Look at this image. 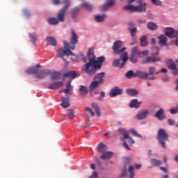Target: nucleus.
I'll use <instances>...</instances> for the list:
<instances>
[{
  "mask_svg": "<svg viewBox=\"0 0 178 178\" xmlns=\"http://www.w3.org/2000/svg\"><path fill=\"white\" fill-rule=\"evenodd\" d=\"M80 59L82 62L86 63V65H84V71L88 73V75L93 76L96 72V70L101 68L102 62L105 60V57L100 56L97 58V60H96L94 49L90 48L88 51V59L84 56L83 54H80Z\"/></svg>",
  "mask_w": 178,
  "mask_h": 178,
  "instance_id": "1",
  "label": "nucleus"
},
{
  "mask_svg": "<svg viewBox=\"0 0 178 178\" xmlns=\"http://www.w3.org/2000/svg\"><path fill=\"white\" fill-rule=\"evenodd\" d=\"M71 39L70 43H68L66 40H64V49H60L58 51H56L58 56L63 58L64 56H75V54L70 50H74L75 49V44L79 42V37L77 34L75 33L74 30L71 29Z\"/></svg>",
  "mask_w": 178,
  "mask_h": 178,
  "instance_id": "2",
  "label": "nucleus"
},
{
  "mask_svg": "<svg viewBox=\"0 0 178 178\" xmlns=\"http://www.w3.org/2000/svg\"><path fill=\"white\" fill-rule=\"evenodd\" d=\"M159 55V47L157 46H154L152 47V53L150 56L143 59L142 63L147 64V63H154L156 62H159L160 58L158 56Z\"/></svg>",
  "mask_w": 178,
  "mask_h": 178,
  "instance_id": "3",
  "label": "nucleus"
},
{
  "mask_svg": "<svg viewBox=\"0 0 178 178\" xmlns=\"http://www.w3.org/2000/svg\"><path fill=\"white\" fill-rule=\"evenodd\" d=\"M145 0H138L137 3L139 6H134L133 5H127L124 7V10H129L130 12L134 13H142L145 11Z\"/></svg>",
  "mask_w": 178,
  "mask_h": 178,
  "instance_id": "4",
  "label": "nucleus"
},
{
  "mask_svg": "<svg viewBox=\"0 0 178 178\" xmlns=\"http://www.w3.org/2000/svg\"><path fill=\"white\" fill-rule=\"evenodd\" d=\"M158 140L159 143L163 148H166V142L168 141V134L164 129H160L158 131Z\"/></svg>",
  "mask_w": 178,
  "mask_h": 178,
  "instance_id": "5",
  "label": "nucleus"
},
{
  "mask_svg": "<svg viewBox=\"0 0 178 178\" xmlns=\"http://www.w3.org/2000/svg\"><path fill=\"white\" fill-rule=\"evenodd\" d=\"M64 1L65 5L60 10L58 15H56V19L62 23L65 22V15L66 14L67 9L70 6V2L68 0H64Z\"/></svg>",
  "mask_w": 178,
  "mask_h": 178,
  "instance_id": "6",
  "label": "nucleus"
},
{
  "mask_svg": "<svg viewBox=\"0 0 178 178\" xmlns=\"http://www.w3.org/2000/svg\"><path fill=\"white\" fill-rule=\"evenodd\" d=\"M123 47V42L121 40L114 42L113 46L112 47V49H113L114 54L116 55L123 54L124 51H126V47Z\"/></svg>",
  "mask_w": 178,
  "mask_h": 178,
  "instance_id": "7",
  "label": "nucleus"
},
{
  "mask_svg": "<svg viewBox=\"0 0 178 178\" xmlns=\"http://www.w3.org/2000/svg\"><path fill=\"white\" fill-rule=\"evenodd\" d=\"M134 170V166L129 165L128 168V172H127L126 165H124V169L122 170V173L120 174V177L133 178L134 177V172H133Z\"/></svg>",
  "mask_w": 178,
  "mask_h": 178,
  "instance_id": "8",
  "label": "nucleus"
},
{
  "mask_svg": "<svg viewBox=\"0 0 178 178\" xmlns=\"http://www.w3.org/2000/svg\"><path fill=\"white\" fill-rule=\"evenodd\" d=\"M165 35L170 38H175L178 37V31L170 27L165 28Z\"/></svg>",
  "mask_w": 178,
  "mask_h": 178,
  "instance_id": "9",
  "label": "nucleus"
},
{
  "mask_svg": "<svg viewBox=\"0 0 178 178\" xmlns=\"http://www.w3.org/2000/svg\"><path fill=\"white\" fill-rule=\"evenodd\" d=\"M118 134L124 137V139L128 140L129 144H130L131 145L134 144V140H133L131 138L129 137V133L127 132V131H126V129H124V128H120L118 129Z\"/></svg>",
  "mask_w": 178,
  "mask_h": 178,
  "instance_id": "10",
  "label": "nucleus"
},
{
  "mask_svg": "<svg viewBox=\"0 0 178 178\" xmlns=\"http://www.w3.org/2000/svg\"><path fill=\"white\" fill-rule=\"evenodd\" d=\"M150 74L149 73L147 72H145L143 71H137L136 72H135V76L137 78H140L141 79H149V80H154L155 79V78L154 76L149 77Z\"/></svg>",
  "mask_w": 178,
  "mask_h": 178,
  "instance_id": "11",
  "label": "nucleus"
},
{
  "mask_svg": "<svg viewBox=\"0 0 178 178\" xmlns=\"http://www.w3.org/2000/svg\"><path fill=\"white\" fill-rule=\"evenodd\" d=\"M122 94H123V89H121L118 86H115L113 88H112L111 90H110L109 97H115Z\"/></svg>",
  "mask_w": 178,
  "mask_h": 178,
  "instance_id": "12",
  "label": "nucleus"
},
{
  "mask_svg": "<svg viewBox=\"0 0 178 178\" xmlns=\"http://www.w3.org/2000/svg\"><path fill=\"white\" fill-rule=\"evenodd\" d=\"M51 74V70H40L39 73L37 74V75H35V78H37L38 79H44V78H46L47 76Z\"/></svg>",
  "mask_w": 178,
  "mask_h": 178,
  "instance_id": "13",
  "label": "nucleus"
},
{
  "mask_svg": "<svg viewBox=\"0 0 178 178\" xmlns=\"http://www.w3.org/2000/svg\"><path fill=\"white\" fill-rule=\"evenodd\" d=\"M128 31L131 33V36L133 37V40H135V36L136 35L137 28L135 26L132 22L128 23Z\"/></svg>",
  "mask_w": 178,
  "mask_h": 178,
  "instance_id": "14",
  "label": "nucleus"
},
{
  "mask_svg": "<svg viewBox=\"0 0 178 178\" xmlns=\"http://www.w3.org/2000/svg\"><path fill=\"white\" fill-rule=\"evenodd\" d=\"M39 68H40V64H37L32 67H29L28 70H25V73L28 74H36L39 72Z\"/></svg>",
  "mask_w": 178,
  "mask_h": 178,
  "instance_id": "15",
  "label": "nucleus"
},
{
  "mask_svg": "<svg viewBox=\"0 0 178 178\" xmlns=\"http://www.w3.org/2000/svg\"><path fill=\"white\" fill-rule=\"evenodd\" d=\"M63 85V82H60V81L51 83L47 86V89L56 90L58 88L62 87Z\"/></svg>",
  "mask_w": 178,
  "mask_h": 178,
  "instance_id": "16",
  "label": "nucleus"
},
{
  "mask_svg": "<svg viewBox=\"0 0 178 178\" xmlns=\"http://www.w3.org/2000/svg\"><path fill=\"white\" fill-rule=\"evenodd\" d=\"M115 4V0H107L106 3L102 6V11H106L109 8Z\"/></svg>",
  "mask_w": 178,
  "mask_h": 178,
  "instance_id": "17",
  "label": "nucleus"
},
{
  "mask_svg": "<svg viewBox=\"0 0 178 178\" xmlns=\"http://www.w3.org/2000/svg\"><path fill=\"white\" fill-rule=\"evenodd\" d=\"M148 115L149 111L145 109L143 111H141L140 112L138 113V114L136 115V118L138 119L139 120H141L145 119Z\"/></svg>",
  "mask_w": 178,
  "mask_h": 178,
  "instance_id": "18",
  "label": "nucleus"
},
{
  "mask_svg": "<svg viewBox=\"0 0 178 178\" xmlns=\"http://www.w3.org/2000/svg\"><path fill=\"white\" fill-rule=\"evenodd\" d=\"M105 76V72H100L99 74H97L94 76V82H99V83H103L104 82V78Z\"/></svg>",
  "mask_w": 178,
  "mask_h": 178,
  "instance_id": "19",
  "label": "nucleus"
},
{
  "mask_svg": "<svg viewBox=\"0 0 178 178\" xmlns=\"http://www.w3.org/2000/svg\"><path fill=\"white\" fill-rule=\"evenodd\" d=\"M154 117L158 118L159 120H163L165 118H166V115L164 114V110L161 108L156 111V114H154Z\"/></svg>",
  "mask_w": 178,
  "mask_h": 178,
  "instance_id": "20",
  "label": "nucleus"
},
{
  "mask_svg": "<svg viewBox=\"0 0 178 178\" xmlns=\"http://www.w3.org/2000/svg\"><path fill=\"white\" fill-rule=\"evenodd\" d=\"M102 154H103L100 156V159H102V161L111 159V158H112L113 155V153L112 152H104V153Z\"/></svg>",
  "mask_w": 178,
  "mask_h": 178,
  "instance_id": "21",
  "label": "nucleus"
},
{
  "mask_svg": "<svg viewBox=\"0 0 178 178\" xmlns=\"http://www.w3.org/2000/svg\"><path fill=\"white\" fill-rule=\"evenodd\" d=\"M120 59H122V62L120 65V68L122 69V68H123L126 62H127V60H128V54H127V52L122 53V55H120Z\"/></svg>",
  "mask_w": 178,
  "mask_h": 178,
  "instance_id": "22",
  "label": "nucleus"
},
{
  "mask_svg": "<svg viewBox=\"0 0 178 178\" xmlns=\"http://www.w3.org/2000/svg\"><path fill=\"white\" fill-rule=\"evenodd\" d=\"M140 104H141V102H138L137 99H133L132 100H131L130 104L129 105V106H130V108H135L138 109L140 106Z\"/></svg>",
  "mask_w": 178,
  "mask_h": 178,
  "instance_id": "23",
  "label": "nucleus"
},
{
  "mask_svg": "<svg viewBox=\"0 0 178 178\" xmlns=\"http://www.w3.org/2000/svg\"><path fill=\"white\" fill-rule=\"evenodd\" d=\"M159 39V44L161 46H165L166 42H168V38L165 36V35H161L158 37Z\"/></svg>",
  "mask_w": 178,
  "mask_h": 178,
  "instance_id": "24",
  "label": "nucleus"
},
{
  "mask_svg": "<svg viewBox=\"0 0 178 178\" xmlns=\"http://www.w3.org/2000/svg\"><path fill=\"white\" fill-rule=\"evenodd\" d=\"M103 82L92 81L90 85V91L92 92L95 89H97L102 85Z\"/></svg>",
  "mask_w": 178,
  "mask_h": 178,
  "instance_id": "25",
  "label": "nucleus"
},
{
  "mask_svg": "<svg viewBox=\"0 0 178 178\" xmlns=\"http://www.w3.org/2000/svg\"><path fill=\"white\" fill-rule=\"evenodd\" d=\"M46 42H47L48 45H51L52 47H56V40L54 38L48 36L46 38Z\"/></svg>",
  "mask_w": 178,
  "mask_h": 178,
  "instance_id": "26",
  "label": "nucleus"
},
{
  "mask_svg": "<svg viewBox=\"0 0 178 178\" xmlns=\"http://www.w3.org/2000/svg\"><path fill=\"white\" fill-rule=\"evenodd\" d=\"M77 76V74L76 72L74 71H70L68 72H65L64 74V77L65 78H72V79H75V78H76Z\"/></svg>",
  "mask_w": 178,
  "mask_h": 178,
  "instance_id": "27",
  "label": "nucleus"
},
{
  "mask_svg": "<svg viewBox=\"0 0 178 178\" xmlns=\"http://www.w3.org/2000/svg\"><path fill=\"white\" fill-rule=\"evenodd\" d=\"M97 150L100 154H104L106 152V146L102 143H99Z\"/></svg>",
  "mask_w": 178,
  "mask_h": 178,
  "instance_id": "28",
  "label": "nucleus"
},
{
  "mask_svg": "<svg viewBox=\"0 0 178 178\" xmlns=\"http://www.w3.org/2000/svg\"><path fill=\"white\" fill-rule=\"evenodd\" d=\"M60 72L54 71L52 72L51 76H50V79H51V81H56L60 79Z\"/></svg>",
  "mask_w": 178,
  "mask_h": 178,
  "instance_id": "29",
  "label": "nucleus"
},
{
  "mask_svg": "<svg viewBox=\"0 0 178 178\" xmlns=\"http://www.w3.org/2000/svg\"><path fill=\"white\" fill-rule=\"evenodd\" d=\"M92 108L94 109L95 112L97 113V115L99 118L101 116L100 108L96 103H92Z\"/></svg>",
  "mask_w": 178,
  "mask_h": 178,
  "instance_id": "30",
  "label": "nucleus"
},
{
  "mask_svg": "<svg viewBox=\"0 0 178 178\" xmlns=\"http://www.w3.org/2000/svg\"><path fill=\"white\" fill-rule=\"evenodd\" d=\"M126 92L131 97H135L139 94V92L138 90L131 88L127 89Z\"/></svg>",
  "mask_w": 178,
  "mask_h": 178,
  "instance_id": "31",
  "label": "nucleus"
},
{
  "mask_svg": "<svg viewBox=\"0 0 178 178\" xmlns=\"http://www.w3.org/2000/svg\"><path fill=\"white\" fill-rule=\"evenodd\" d=\"M141 55V51L138 50L137 47H134L132 49V52L131 53L130 56H136L140 57Z\"/></svg>",
  "mask_w": 178,
  "mask_h": 178,
  "instance_id": "32",
  "label": "nucleus"
},
{
  "mask_svg": "<svg viewBox=\"0 0 178 178\" xmlns=\"http://www.w3.org/2000/svg\"><path fill=\"white\" fill-rule=\"evenodd\" d=\"M79 90L81 91V92H80V95H81V96H84V95H87L88 92V88L86 87V86H83V85H80V86H79Z\"/></svg>",
  "mask_w": 178,
  "mask_h": 178,
  "instance_id": "33",
  "label": "nucleus"
},
{
  "mask_svg": "<svg viewBox=\"0 0 178 178\" xmlns=\"http://www.w3.org/2000/svg\"><path fill=\"white\" fill-rule=\"evenodd\" d=\"M29 39L33 42V45H36L37 34L35 33H29Z\"/></svg>",
  "mask_w": 178,
  "mask_h": 178,
  "instance_id": "34",
  "label": "nucleus"
},
{
  "mask_svg": "<svg viewBox=\"0 0 178 178\" xmlns=\"http://www.w3.org/2000/svg\"><path fill=\"white\" fill-rule=\"evenodd\" d=\"M147 29H149V31H156L158 29V26L154 22H149V24H147Z\"/></svg>",
  "mask_w": 178,
  "mask_h": 178,
  "instance_id": "35",
  "label": "nucleus"
},
{
  "mask_svg": "<svg viewBox=\"0 0 178 178\" xmlns=\"http://www.w3.org/2000/svg\"><path fill=\"white\" fill-rule=\"evenodd\" d=\"M79 8H72L71 15H72V17H73V19H75V17H76L77 15L79 14Z\"/></svg>",
  "mask_w": 178,
  "mask_h": 178,
  "instance_id": "36",
  "label": "nucleus"
},
{
  "mask_svg": "<svg viewBox=\"0 0 178 178\" xmlns=\"http://www.w3.org/2000/svg\"><path fill=\"white\" fill-rule=\"evenodd\" d=\"M105 17H106V15H96L95 16V20L98 22H104Z\"/></svg>",
  "mask_w": 178,
  "mask_h": 178,
  "instance_id": "37",
  "label": "nucleus"
},
{
  "mask_svg": "<svg viewBox=\"0 0 178 178\" xmlns=\"http://www.w3.org/2000/svg\"><path fill=\"white\" fill-rule=\"evenodd\" d=\"M140 45H141V47H147V35H143L140 38Z\"/></svg>",
  "mask_w": 178,
  "mask_h": 178,
  "instance_id": "38",
  "label": "nucleus"
},
{
  "mask_svg": "<svg viewBox=\"0 0 178 178\" xmlns=\"http://www.w3.org/2000/svg\"><path fill=\"white\" fill-rule=\"evenodd\" d=\"M59 22L60 20L56 18H50L48 19V23H49L51 25H58Z\"/></svg>",
  "mask_w": 178,
  "mask_h": 178,
  "instance_id": "39",
  "label": "nucleus"
},
{
  "mask_svg": "<svg viewBox=\"0 0 178 178\" xmlns=\"http://www.w3.org/2000/svg\"><path fill=\"white\" fill-rule=\"evenodd\" d=\"M126 78L128 79L136 78L135 73L133 72L132 70L127 72V73H126Z\"/></svg>",
  "mask_w": 178,
  "mask_h": 178,
  "instance_id": "40",
  "label": "nucleus"
},
{
  "mask_svg": "<svg viewBox=\"0 0 178 178\" xmlns=\"http://www.w3.org/2000/svg\"><path fill=\"white\" fill-rule=\"evenodd\" d=\"M82 8L86 9V10L91 11L92 10V6L88 4L87 2H83L81 5Z\"/></svg>",
  "mask_w": 178,
  "mask_h": 178,
  "instance_id": "41",
  "label": "nucleus"
},
{
  "mask_svg": "<svg viewBox=\"0 0 178 178\" xmlns=\"http://www.w3.org/2000/svg\"><path fill=\"white\" fill-rule=\"evenodd\" d=\"M67 116H68L70 119H73L74 118V111L72 109H68V111H67Z\"/></svg>",
  "mask_w": 178,
  "mask_h": 178,
  "instance_id": "42",
  "label": "nucleus"
},
{
  "mask_svg": "<svg viewBox=\"0 0 178 178\" xmlns=\"http://www.w3.org/2000/svg\"><path fill=\"white\" fill-rule=\"evenodd\" d=\"M151 163L154 166H159L160 164H161V161H159L156 159H152Z\"/></svg>",
  "mask_w": 178,
  "mask_h": 178,
  "instance_id": "43",
  "label": "nucleus"
},
{
  "mask_svg": "<svg viewBox=\"0 0 178 178\" xmlns=\"http://www.w3.org/2000/svg\"><path fill=\"white\" fill-rule=\"evenodd\" d=\"M152 3L156 6H161L162 2L160 0H151Z\"/></svg>",
  "mask_w": 178,
  "mask_h": 178,
  "instance_id": "44",
  "label": "nucleus"
},
{
  "mask_svg": "<svg viewBox=\"0 0 178 178\" xmlns=\"http://www.w3.org/2000/svg\"><path fill=\"white\" fill-rule=\"evenodd\" d=\"M84 110L88 112V113H90V117H94L95 116V113L94 112L92 111V109H90V108H88V107H86V108H84Z\"/></svg>",
  "mask_w": 178,
  "mask_h": 178,
  "instance_id": "45",
  "label": "nucleus"
},
{
  "mask_svg": "<svg viewBox=\"0 0 178 178\" xmlns=\"http://www.w3.org/2000/svg\"><path fill=\"white\" fill-rule=\"evenodd\" d=\"M159 74V72H156V68L154 67H149V74L152 75V74Z\"/></svg>",
  "mask_w": 178,
  "mask_h": 178,
  "instance_id": "46",
  "label": "nucleus"
},
{
  "mask_svg": "<svg viewBox=\"0 0 178 178\" xmlns=\"http://www.w3.org/2000/svg\"><path fill=\"white\" fill-rule=\"evenodd\" d=\"M60 106H62V108H67L70 106V104H69V102H62V103H60Z\"/></svg>",
  "mask_w": 178,
  "mask_h": 178,
  "instance_id": "47",
  "label": "nucleus"
},
{
  "mask_svg": "<svg viewBox=\"0 0 178 178\" xmlns=\"http://www.w3.org/2000/svg\"><path fill=\"white\" fill-rule=\"evenodd\" d=\"M168 69L170 70H177V65H175V63H172V64L168 65Z\"/></svg>",
  "mask_w": 178,
  "mask_h": 178,
  "instance_id": "48",
  "label": "nucleus"
},
{
  "mask_svg": "<svg viewBox=\"0 0 178 178\" xmlns=\"http://www.w3.org/2000/svg\"><path fill=\"white\" fill-rule=\"evenodd\" d=\"M120 60H121L120 59H116V60H115L113 61V63H112V65H113V67H117L118 66H119Z\"/></svg>",
  "mask_w": 178,
  "mask_h": 178,
  "instance_id": "49",
  "label": "nucleus"
},
{
  "mask_svg": "<svg viewBox=\"0 0 178 178\" xmlns=\"http://www.w3.org/2000/svg\"><path fill=\"white\" fill-rule=\"evenodd\" d=\"M139 56H130V61L131 63H137V58H138Z\"/></svg>",
  "mask_w": 178,
  "mask_h": 178,
  "instance_id": "50",
  "label": "nucleus"
},
{
  "mask_svg": "<svg viewBox=\"0 0 178 178\" xmlns=\"http://www.w3.org/2000/svg\"><path fill=\"white\" fill-rule=\"evenodd\" d=\"M130 131H131V133L133 134V135H134L137 138H142L141 135L139 134H137V132H136V131H135V129H131Z\"/></svg>",
  "mask_w": 178,
  "mask_h": 178,
  "instance_id": "51",
  "label": "nucleus"
},
{
  "mask_svg": "<svg viewBox=\"0 0 178 178\" xmlns=\"http://www.w3.org/2000/svg\"><path fill=\"white\" fill-rule=\"evenodd\" d=\"M122 146H124V149H127V151H130V147L128 146L126 142H124Z\"/></svg>",
  "mask_w": 178,
  "mask_h": 178,
  "instance_id": "52",
  "label": "nucleus"
},
{
  "mask_svg": "<svg viewBox=\"0 0 178 178\" xmlns=\"http://www.w3.org/2000/svg\"><path fill=\"white\" fill-rule=\"evenodd\" d=\"M69 101H70L69 97H62V102H69Z\"/></svg>",
  "mask_w": 178,
  "mask_h": 178,
  "instance_id": "53",
  "label": "nucleus"
},
{
  "mask_svg": "<svg viewBox=\"0 0 178 178\" xmlns=\"http://www.w3.org/2000/svg\"><path fill=\"white\" fill-rule=\"evenodd\" d=\"M104 97H105L104 92H101L100 97H99L98 99L101 101L102 100L103 98H104Z\"/></svg>",
  "mask_w": 178,
  "mask_h": 178,
  "instance_id": "54",
  "label": "nucleus"
},
{
  "mask_svg": "<svg viewBox=\"0 0 178 178\" xmlns=\"http://www.w3.org/2000/svg\"><path fill=\"white\" fill-rule=\"evenodd\" d=\"M168 124L170 126H173V124H175V120H173L172 119H169L168 120Z\"/></svg>",
  "mask_w": 178,
  "mask_h": 178,
  "instance_id": "55",
  "label": "nucleus"
},
{
  "mask_svg": "<svg viewBox=\"0 0 178 178\" xmlns=\"http://www.w3.org/2000/svg\"><path fill=\"white\" fill-rule=\"evenodd\" d=\"M90 178H98V174H97L96 172H95L92 175V176L90 177Z\"/></svg>",
  "mask_w": 178,
  "mask_h": 178,
  "instance_id": "56",
  "label": "nucleus"
},
{
  "mask_svg": "<svg viewBox=\"0 0 178 178\" xmlns=\"http://www.w3.org/2000/svg\"><path fill=\"white\" fill-rule=\"evenodd\" d=\"M177 112H178V111L176 110V109H175V108H172V109L170 110V113H171L172 115L177 114Z\"/></svg>",
  "mask_w": 178,
  "mask_h": 178,
  "instance_id": "57",
  "label": "nucleus"
},
{
  "mask_svg": "<svg viewBox=\"0 0 178 178\" xmlns=\"http://www.w3.org/2000/svg\"><path fill=\"white\" fill-rule=\"evenodd\" d=\"M141 55L143 56H147L148 55V51H140Z\"/></svg>",
  "mask_w": 178,
  "mask_h": 178,
  "instance_id": "58",
  "label": "nucleus"
},
{
  "mask_svg": "<svg viewBox=\"0 0 178 178\" xmlns=\"http://www.w3.org/2000/svg\"><path fill=\"white\" fill-rule=\"evenodd\" d=\"M161 170H162L163 172H165V173H168V169H166V168L164 167H160Z\"/></svg>",
  "mask_w": 178,
  "mask_h": 178,
  "instance_id": "59",
  "label": "nucleus"
},
{
  "mask_svg": "<svg viewBox=\"0 0 178 178\" xmlns=\"http://www.w3.org/2000/svg\"><path fill=\"white\" fill-rule=\"evenodd\" d=\"M63 91H64L65 94H68L70 92V88L63 89Z\"/></svg>",
  "mask_w": 178,
  "mask_h": 178,
  "instance_id": "60",
  "label": "nucleus"
},
{
  "mask_svg": "<svg viewBox=\"0 0 178 178\" xmlns=\"http://www.w3.org/2000/svg\"><path fill=\"white\" fill-rule=\"evenodd\" d=\"M163 81L168 82L169 81L168 76H164L162 78Z\"/></svg>",
  "mask_w": 178,
  "mask_h": 178,
  "instance_id": "61",
  "label": "nucleus"
},
{
  "mask_svg": "<svg viewBox=\"0 0 178 178\" xmlns=\"http://www.w3.org/2000/svg\"><path fill=\"white\" fill-rule=\"evenodd\" d=\"M160 72H161V73H167L168 72V70H166L165 68H162V69H161Z\"/></svg>",
  "mask_w": 178,
  "mask_h": 178,
  "instance_id": "62",
  "label": "nucleus"
},
{
  "mask_svg": "<svg viewBox=\"0 0 178 178\" xmlns=\"http://www.w3.org/2000/svg\"><path fill=\"white\" fill-rule=\"evenodd\" d=\"M173 70H175V71L172 72L173 75L177 76V74H178V69Z\"/></svg>",
  "mask_w": 178,
  "mask_h": 178,
  "instance_id": "63",
  "label": "nucleus"
},
{
  "mask_svg": "<svg viewBox=\"0 0 178 178\" xmlns=\"http://www.w3.org/2000/svg\"><path fill=\"white\" fill-rule=\"evenodd\" d=\"M141 168V165L140 164H136V165H135V169H136V170H138V169H140Z\"/></svg>",
  "mask_w": 178,
  "mask_h": 178,
  "instance_id": "64",
  "label": "nucleus"
}]
</instances>
